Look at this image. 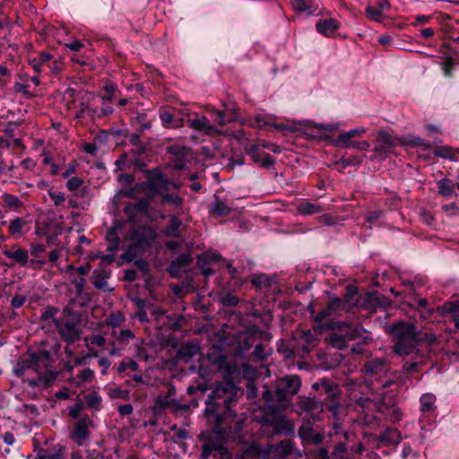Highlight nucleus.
I'll return each mask as SVG.
<instances>
[{"label": "nucleus", "instance_id": "obj_1", "mask_svg": "<svg viewBox=\"0 0 459 459\" xmlns=\"http://www.w3.org/2000/svg\"><path fill=\"white\" fill-rule=\"evenodd\" d=\"M238 389L230 380L216 385L206 401L204 415L211 430L221 437L229 435L232 428L238 429L239 420L231 409V403L237 400Z\"/></svg>", "mask_w": 459, "mask_h": 459}, {"label": "nucleus", "instance_id": "obj_2", "mask_svg": "<svg viewBox=\"0 0 459 459\" xmlns=\"http://www.w3.org/2000/svg\"><path fill=\"white\" fill-rule=\"evenodd\" d=\"M30 369L37 375L36 377L23 379V382H26L30 387L46 388L57 377V372L53 369L51 365L50 353L45 350L22 357L14 364L13 372L16 377H21Z\"/></svg>", "mask_w": 459, "mask_h": 459}, {"label": "nucleus", "instance_id": "obj_3", "mask_svg": "<svg viewBox=\"0 0 459 459\" xmlns=\"http://www.w3.org/2000/svg\"><path fill=\"white\" fill-rule=\"evenodd\" d=\"M394 337V351L399 356H407L418 351V330L409 322L401 321L391 327Z\"/></svg>", "mask_w": 459, "mask_h": 459}, {"label": "nucleus", "instance_id": "obj_4", "mask_svg": "<svg viewBox=\"0 0 459 459\" xmlns=\"http://www.w3.org/2000/svg\"><path fill=\"white\" fill-rule=\"evenodd\" d=\"M270 411H264L259 422L265 427L273 428L276 435L291 437L295 433V424L287 416L279 411V408L269 405Z\"/></svg>", "mask_w": 459, "mask_h": 459}, {"label": "nucleus", "instance_id": "obj_5", "mask_svg": "<svg viewBox=\"0 0 459 459\" xmlns=\"http://www.w3.org/2000/svg\"><path fill=\"white\" fill-rule=\"evenodd\" d=\"M301 386V379L297 375H289L275 381L274 395L277 407L286 409L292 397L296 395Z\"/></svg>", "mask_w": 459, "mask_h": 459}, {"label": "nucleus", "instance_id": "obj_6", "mask_svg": "<svg viewBox=\"0 0 459 459\" xmlns=\"http://www.w3.org/2000/svg\"><path fill=\"white\" fill-rule=\"evenodd\" d=\"M391 371L390 363L384 358H373L365 361L361 372L371 379L381 381Z\"/></svg>", "mask_w": 459, "mask_h": 459}, {"label": "nucleus", "instance_id": "obj_7", "mask_svg": "<svg viewBox=\"0 0 459 459\" xmlns=\"http://www.w3.org/2000/svg\"><path fill=\"white\" fill-rule=\"evenodd\" d=\"M158 238L157 231L150 226H143L130 231L129 239L140 247V252L152 248Z\"/></svg>", "mask_w": 459, "mask_h": 459}, {"label": "nucleus", "instance_id": "obj_8", "mask_svg": "<svg viewBox=\"0 0 459 459\" xmlns=\"http://www.w3.org/2000/svg\"><path fill=\"white\" fill-rule=\"evenodd\" d=\"M81 321L67 320L65 318H54V324L62 339L71 344L79 340Z\"/></svg>", "mask_w": 459, "mask_h": 459}, {"label": "nucleus", "instance_id": "obj_9", "mask_svg": "<svg viewBox=\"0 0 459 459\" xmlns=\"http://www.w3.org/2000/svg\"><path fill=\"white\" fill-rule=\"evenodd\" d=\"M312 389L319 397H324V403L332 400L340 399L342 389L340 385L328 378H320L312 385Z\"/></svg>", "mask_w": 459, "mask_h": 459}, {"label": "nucleus", "instance_id": "obj_10", "mask_svg": "<svg viewBox=\"0 0 459 459\" xmlns=\"http://www.w3.org/2000/svg\"><path fill=\"white\" fill-rule=\"evenodd\" d=\"M398 144H400L399 138L394 137L385 130H380L377 133V144L373 152L376 157L383 160L385 159L387 153L391 152Z\"/></svg>", "mask_w": 459, "mask_h": 459}, {"label": "nucleus", "instance_id": "obj_11", "mask_svg": "<svg viewBox=\"0 0 459 459\" xmlns=\"http://www.w3.org/2000/svg\"><path fill=\"white\" fill-rule=\"evenodd\" d=\"M189 405L182 404L178 401L169 396L159 395L152 407V411L154 415H160L165 410L170 409L174 412L179 411H186L189 410Z\"/></svg>", "mask_w": 459, "mask_h": 459}, {"label": "nucleus", "instance_id": "obj_12", "mask_svg": "<svg viewBox=\"0 0 459 459\" xmlns=\"http://www.w3.org/2000/svg\"><path fill=\"white\" fill-rule=\"evenodd\" d=\"M364 436L375 439L377 441V448H380L383 446H397L403 440L400 431L391 427L385 428L379 436L374 434H365Z\"/></svg>", "mask_w": 459, "mask_h": 459}, {"label": "nucleus", "instance_id": "obj_13", "mask_svg": "<svg viewBox=\"0 0 459 459\" xmlns=\"http://www.w3.org/2000/svg\"><path fill=\"white\" fill-rule=\"evenodd\" d=\"M335 328L340 332H346L349 341L361 339L367 342L371 340L368 332L360 325L351 327L349 323L342 321L335 323Z\"/></svg>", "mask_w": 459, "mask_h": 459}, {"label": "nucleus", "instance_id": "obj_14", "mask_svg": "<svg viewBox=\"0 0 459 459\" xmlns=\"http://www.w3.org/2000/svg\"><path fill=\"white\" fill-rule=\"evenodd\" d=\"M194 259L190 253L179 255L175 260H172L168 266V272L172 277H178L182 273H186L187 267L193 263Z\"/></svg>", "mask_w": 459, "mask_h": 459}, {"label": "nucleus", "instance_id": "obj_15", "mask_svg": "<svg viewBox=\"0 0 459 459\" xmlns=\"http://www.w3.org/2000/svg\"><path fill=\"white\" fill-rule=\"evenodd\" d=\"M91 420L88 416L82 417L74 425L71 438L76 442L78 446H82L89 437L88 426Z\"/></svg>", "mask_w": 459, "mask_h": 459}, {"label": "nucleus", "instance_id": "obj_16", "mask_svg": "<svg viewBox=\"0 0 459 459\" xmlns=\"http://www.w3.org/2000/svg\"><path fill=\"white\" fill-rule=\"evenodd\" d=\"M3 255L22 267L26 266L29 263V252L24 248L18 247L17 245H13L9 248L4 247Z\"/></svg>", "mask_w": 459, "mask_h": 459}, {"label": "nucleus", "instance_id": "obj_17", "mask_svg": "<svg viewBox=\"0 0 459 459\" xmlns=\"http://www.w3.org/2000/svg\"><path fill=\"white\" fill-rule=\"evenodd\" d=\"M299 407L308 413L314 420H318L320 419L319 415L324 411V402L308 397L299 402Z\"/></svg>", "mask_w": 459, "mask_h": 459}, {"label": "nucleus", "instance_id": "obj_18", "mask_svg": "<svg viewBox=\"0 0 459 459\" xmlns=\"http://www.w3.org/2000/svg\"><path fill=\"white\" fill-rule=\"evenodd\" d=\"M437 311L444 316H449L455 328H459V299L445 302L437 307Z\"/></svg>", "mask_w": 459, "mask_h": 459}, {"label": "nucleus", "instance_id": "obj_19", "mask_svg": "<svg viewBox=\"0 0 459 459\" xmlns=\"http://www.w3.org/2000/svg\"><path fill=\"white\" fill-rule=\"evenodd\" d=\"M189 126L197 131H203L206 135H221L222 132L211 125L206 117H198L190 121Z\"/></svg>", "mask_w": 459, "mask_h": 459}, {"label": "nucleus", "instance_id": "obj_20", "mask_svg": "<svg viewBox=\"0 0 459 459\" xmlns=\"http://www.w3.org/2000/svg\"><path fill=\"white\" fill-rule=\"evenodd\" d=\"M388 0H377V6H368L365 9L367 18L375 22H381L384 19V12L390 9Z\"/></svg>", "mask_w": 459, "mask_h": 459}, {"label": "nucleus", "instance_id": "obj_21", "mask_svg": "<svg viewBox=\"0 0 459 459\" xmlns=\"http://www.w3.org/2000/svg\"><path fill=\"white\" fill-rule=\"evenodd\" d=\"M299 437L303 442L319 445L324 440V435L320 432H316L309 424H303L299 429Z\"/></svg>", "mask_w": 459, "mask_h": 459}, {"label": "nucleus", "instance_id": "obj_22", "mask_svg": "<svg viewBox=\"0 0 459 459\" xmlns=\"http://www.w3.org/2000/svg\"><path fill=\"white\" fill-rule=\"evenodd\" d=\"M260 332V328L253 325L249 327L238 340V349L241 352L249 351L255 343V336Z\"/></svg>", "mask_w": 459, "mask_h": 459}, {"label": "nucleus", "instance_id": "obj_23", "mask_svg": "<svg viewBox=\"0 0 459 459\" xmlns=\"http://www.w3.org/2000/svg\"><path fill=\"white\" fill-rule=\"evenodd\" d=\"M292 8L298 13H307L308 15L316 14L318 3L316 0H290Z\"/></svg>", "mask_w": 459, "mask_h": 459}, {"label": "nucleus", "instance_id": "obj_24", "mask_svg": "<svg viewBox=\"0 0 459 459\" xmlns=\"http://www.w3.org/2000/svg\"><path fill=\"white\" fill-rule=\"evenodd\" d=\"M390 304L388 299L377 293H370L367 296L364 307L375 312L377 307H386Z\"/></svg>", "mask_w": 459, "mask_h": 459}, {"label": "nucleus", "instance_id": "obj_25", "mask_svg": "<svg viewBox=\"0 0 459 459\" xmlns=\"http://www.w3.org/2000/svg\"><path fill=\"white\" fill-rule=\"evenodd\" d=\"M331 426L332 428L328 434L330 437H340L341 438L342 437L344 439L342 440L343 442H354V438L356 437L355 433L342 430V423L340 421V420H333V422L331 423Z\"/></svg>", "mask_w": 459, "mask_h": 459}, {"label": "nucleus", "instance_id": "obj_26", "mask_svg": "<svg viewBox=\"0 0 459 459\" xmlns=\"http://www.w3.org/2000/svg\"><path fill=\"white\" fill-rule=\"evenodd\" d=\"M268 451L286 458L296 452L294 444L290 440H282L277 445L268 446Z\"/></svg>", "mask_w": 459, "mask_h": 459}, {"label": "nucleus", "instance_id": "obj_27", "mask_svg": "<svg viewBox=\"0 0 459 459\" xmlns=\"http://www.w3.org/2000/svg\"><path fill=\"white\" fill-rule=\"evenodd\" d=\"M340 23L334 19L320 20L316 24V31L324 36L333 35L338 29Z\"/></svg>", "mask_w": 459, "mask_h": 459}, {"label": "nucleus", "instance_id": "obj_28", "mask_svg": "<svg viewBox=\"0 0 459 459\" xmlns=\"http://www.w3.org/2000/svg\"><path fill=\"white\" fill-rule=\"evenodd\" d=\"M231 207L226 201L214 195V200L209 208V213L216 216H227L231 212Z\"/></svg>", "mask_w": 459, "mask_h": 459}, {"label": "nucleus", "instance_id": "obj_29", "mask_svg": "<svg viewBox=\"0 0 459 459\" xmlns=\"http://www.w3.org/2000/svg\"><path fill=\"white\" fill-rule=\"evenodd\" d=\"M181 226L182 221L176 214H170L169 216V222L163 230V234L167 237L179 238L181 237Z\"/></svg>", "mask_w": 459, "mask_h": 459}, {"label": "nucleus", "instance_id": "obj_30", "mask_svg": "<svg viewBox=\"0 0 459 459\" xmlns=\"http://www.w3.org/2000/svg\"><path fill=\"white\" fill-rule=\"evenodd\" d=\"M348 341L349 339L346 332H333L327 337H325V342L327 344L339 350L346 348Z\"/></svg>", "mask_w": 459, "mask_h": 459}, {"label": "nucleus", "instance_id": "obj_31", "mask_svg": "<svg viewBox=\"0 0 459 459\" xmlns=\"http://www.w3.org/2000/svg\"><path fill=\"white\" fill-rule=\"evenodd\" d=\"M296 210L299 214L304 216L313 215L323 212V208L320 204L311 203L307 200H303L299 203L296 206Z\"/></svg>", "mask_w": 459, "mask_h": 459}, {"label": "nucleus", "instance_id": "obj_32", "mask_svg": "<svg viewBox=\"0 0 459 459\" xmlns=\"http://www.w3.org/2000/svg\"><path fill=\"white\" fill-rule=\"evenodd\" d=\"M27 222L24 219L21 217H15L14 219L7 221L8 232L10 236L18 238L24 235L23 229L25 228Z\"/></svg>", "mask_w": 459, "mask_h": 459}, {"label": "nucleus", "instance_id": "obj_33", "mask_svg": "<svg viewBox=\"0 0 459 459\" xmlns=\"http://www.w3.org/2000/svg\"><path fill=\"white\" fill-rule=\"evenodd\" d=\"M297 338L302 342V350L306 352L310 351L317 343V339L311 330L299 332Z\"/></svg>", "mask_w": 459, "mask_h": 459}, {"label": "nucleus", "instance_id": "obj_34", "mask_svg": "<svg viewBox=\"0 0 459 459\" xmlns=\"http://www.w3.org/2000/svg\"><path fill=\"white\" fill-rule=\"evenodd\" d=\"M103 91H105V94L101 96L103 105L116 100L120 93L117 85L110 81L105 82Z\"/></svg>", "mask_w": 459, "mask_h": 459}, {"label": "nucleus", "instance_id": "obj_35", "mask_svg": "<svg viewBox=\"0 0 459 459\" xmlns=\"http://www.w3.org/2000/svg\"><path fill=\"white\" fill-rule=\"evenodd\" d=\"M325 308L330 316H339L342 312L348 310V306L345 305V302L342 300V299L332 298L329 299Z\"/></svg>", "mask_w": 459, "mask_h": 459}, {"label": "nucleus", "instance_id": "obj_36", "mask_svg": "<svg viewBox=\"0 0 459 459\" xmlns=\"http://www.w3.org/2000/svg\"><path fill=\"white\" fill-rule=\"evenodd\" d=\"M198 351V347L193 343L182 345L178 351L176 357L179 360L189 361Z\"/></svg>", "mask_w": 459, "mask_h": 459}, {"label": "nucleus", "instance_id": "obj_37", "mask_svg": "<svg viewBox=\"0 0 459 459\" xmlns=\"http://www.w3.org/2000/svg\"><path fill=\"white\" fill-rule=\"evenodd\" d=\"M331 459H353L348 455V442L336 441L331 452Z\"/></svg>", "mask_w": 459, "mask_h": 459}, {"label": "nucleus", "instance_id": "obj_38", "mask_svg": "<svg viewBox=\"0 0 459 459\" xmlns=\"http://www.w3.org/2000/svg\"><path fill=\"white\" fill-rule=\"evenodd\" d=\"M36 459H63L61 449L56 446L40 448L37 452Z\"/></svg>", "mask_w": 459, "mask_h": 459}, {"label": "nucleus", "instance_id": "obj_39", "mask_svg": "<svg viewBox=\"0 0 459 459\" xmlns=\"http://www.w3.org/2000/svg\"><path fill=\"white\" fill-rule=\"evenodd\" d=\"M436 396L433 394L427 393L421 395L420 398V410L421 412H429L434 411L437 407Z\"/></svg>", "mask_w": 459, "mask_h": 459}, {"label": "nucleus", "instance_id": "obj_40", "mask_svg": "<svg viewBox=\"0 0 459 459\" xmlns=\"http://www.w3.org/2000/svg\"><path fill=\"white\" fill-rule=\"evenodd\" d=\"M82 99H86L85 101H82L79 104V108L80 109L77 111L76 115H75V117L76 118H82L84 116V113L85 112H91V113H96L97 112V108L93 109L90 107V100H93L94 99V95L91 92H84V96L82 97Z\"/></svg>", "mask_w": 459, "mask_h": 459}, {"label": "nucleus", "instance_id": "obj_41", "mask_svg": "<svg viewBox=\"0 0 459 459\" xmlns=\"http://www.w3.org/2000/svg\"><path fill=\"white\" fill-rule=\"evenodd\" d=\"M108 277V274L106 273V272H101V273L94 272V275L92 276V284L98 290H111L112 289H110L108 287V283L107 281Z\"/></svg>", "mask_w": 459, "mask_h": 459}, {"label": "nucleus", "instance_id": "obj_42", "mask_svg": "<svg viewBox=\"0 0 459 459\" xmlns=\"http://www.w3.org/2000/svg\"><path fill=\"white\" fill-rule=\"evenodd\" d=\"M434 154L437 157L455 161L457 160V156L459 155V150H455L449 146H444L437 149Z\"/></svg>", "mask_w": 459, "mask_h": 459}, {"label": "nucleus", "instance_id": "obj_43", "mask_svg": "<svg viewBox=\"0 0 459 459\" xmlns=\"http://www.w3.org/2000/svg\"><path fill=\"white\" fill-rule=\"evenodd\" d=\"M106 239L108 242V246L107 247V251L113 253L115 252L120 244V238L117 232L116 229H110L108 230Z\"/></svg>", "mask_w": 459, "mask_h": 459}, {"label": "nucleus", "instance_id": "obj_44", "mask_svg": "<svg viewBox=\"0 0 459 459\" xmlns=\"http://www.w3.org/2000/svg\"><path fill=\"white\" fill-rule=\"evenodd\" d=\"M143 253L144 252H140V247L132 242V244L129 245L126 251L121 255V258L126 263H132L136 260L135 258L138 255H143Z\"/></svg>", "mask_w": 459, "mask_h": 459}, {"label": "nucleus", "instance_id": "obj_45", "mask_svg": "<svg viewBox=\"0 0 459 459\" xmlns=\"http://www.w3.org/2000/svg\"><path fill=\"white\" fill-rule=\"evenodd\" d=\"M2 200L8 208L14 211L21 209L23 205V203L20 200V198L12 194L4 193L2 195Z\"/></svg>", "mask_w": 459, "mask_h": 459}, {"label": "nucleus", "instance_id": "obj_46", "mask_svg": "<svg viewBox=\"0 0 459 459\" xmlns=\"http://www.w3.org/2000/svg\"><path fill=\"white\" fill-rule=\"evenodd\" d=\"M438 193L444 196L454 195L455 184L448 178H442L437 182Z\"/></svg>", "mask_w": 459, "mask_h": 459}, {"label": "nucleus", "instance_id": "obj_47", "mask_svg": "<svg viewBox=\"0 0 459 459\" xmlns=\"http://www.w3.org/2000/svg\"><path fill=\"white\" fill-rule=\"evenodd\" d=\"M51 59V56L47 53H40L38 57L30 61V65L35 72L40 73L44 65H48Z\"/></svg>", "mask_w": 459, "mask_h": 459}, {"label": "nucleus", "instance_id": "obj_48", "mask_svg": "<svg viewBox=\"0 0 459 459\" xmlns=\"http://www.w3.org/2000/svg\"><path fill=\"white\" fill-rule=\"evenodd\" d=\"M352 143H353L352 137L348 131L340 134L333 141V144L335 147H340V148H351Z\"/></svg>", "mask_w": 459, "mask_h": 459}, {"label": "nucleus", "instance_id": "obj_49", "mask_svg": "<svg viewBox=\"0 0 459 459\" xmlns=\"http://www.w3.org/2000/svg\"><path fill=\"white\" fill-rule=\"evenodd\" d=\"M160 119L162 126L165 127H180L182 126V120L174 124L175 120L173 114L167 110L160 112Z\"/></svg>", "mask_w": 459, "mask_h": 459}, {"label": "nucleus", "instance_id": "obj_50", "mask_svg": "<svg viewBox=\"0 0 459 459\" xmlns=\"http://www.w3.org/2000/svg\"><path fill=\"white\" fill-rule=\"evenodd\" d=\"M162 204H167L176 208H181L183 204V199L178 194H164L162 195Z\"/></svg>", "mask_w": 459, "mask_h": 459}, {"label": "nucleus", "instance_id": "obj_51", "mask_svg": "<svg viewBox=\"0 0 459 459\" xmlns=\"http://www.w3.org/2000/svg\"><path fill=\"white\" fill-rule=\"evenodd\" d=\"M246 152L251 157L254 162H260L264 153L258 144H251L246 147Z\"/></svg>", "mask_w": 459, "mask_h": 459}, {"label": "nucleus", "instance_id": "obj_52", "mask_svg": "<svg viewBox=\"0 0 459 459\" xmlns=\"http://www.w3.org/2000/svg\"><path fill=\"white\" fill-rule=\"evenodd\" d=\"M319 223L325 226H337L342 225L343 219L341 217H334L330 214H323L317 218Z\"/></svg>", "mask_w": 459, "mask_h": 459}, {"label": "nucleus", "instance_id": "obj_53", "mask_svg": "<svg viewBox=\"0 0 459 459\" xmlns=\"http://www.w3.org/2000/svg\"><path fill=\"white\" fill-rule=\"evenodd\" d=\"M325 405V409L327 411H329L332 416L333 420H340V412L342 409V404L339 401V399L332 400L327 402Z\"/></svg>", "mask_w": 459, "mask_h": 459}, {"label": "nucleus", "instance_id": "obj_54", "mask_svg": "<svg viewBox=\"0 0 459 459\" xmlns=\"http://www.w3.org/2000/svg\"><path fill=\"white\" fill-rule=\"evenodd\" d=\"M197 266L201 270L202 274L205 277L214 274V271L210 268V263L205 259V256H202L201 255H198Z\"/></svg>", "mask_w": 459, "mask_h": 459}, {"label": "nucleus", "instance_id": "obj_55", "mask_svg": "<svg viewBox=\"0 0 459 459\" xmlns=\"http://www.w3.org/2000/svg\"><path fill=\"white\" fill-rule=\"evenodd\" d=\"M271 352L265 351V346L262 343L255 345L254 351L252 352V357L255 360L263 362L266 360Z\"/></svg>", "mask_w": 459, "mask_h": 459}, {"label": "nucleus", "instance_id": "obj_56", "mask_svg": "<svg viewBox=\"0 0 459 459\" xmlns=\"http://www.w3.org/2000/svg\"><path fill=\"white\" fill-rule=\"evenodd\" d=\"M125 316L121 312L110 314L106 319L105 323L112 327H118L125 321Z\"/></svg>", "mask_w": 459, "mask_h": 459}, {"label": "nucleus", "instance_id": "obj_57", "mask_svg": "<svg viewBox=\"0 0 459 459\" xmlns=\"http://www.w3.org/2000/svg\"><path fill=\"white\" fill-rule=\"evenodd\" d=\"M162 174H159L148 182V187L153 193L160 194L162 196Z\"/></svg>", "mask_w": 459, "mask_h": 459}, {"label": "nucleus", "instance_id": "obj_58", "mask_svg": "<svg viewBox=\"0 0 459 459\" xmlns=\"http://www.w3.org/2000/svg\"><path fill=\"white\" fill-rule=\"evenodd\" d=\"M134 124L138 126V130L143 132L144 130L151 128V122L147 120V116L144 113H137L136 117L134 118Z\"/></svg>", "mask_w": 459, "mask_h": 459}, {"label": "nucleus", "instance_id": "obj_59", "mask_svg": "<svg viewBox=\"0 0 459 459\" xmlns=\"http://www.w3.org/2000/svg\"><path fill=\"white\" fill-rule=\"evenodd\" d=\"M85 403L88 407L100 410L101 398L96 393H90L85 396Z\"/></svg>", "mask_w": 459, "mask_h": 459}, {"label": "nucleus", "instance_id": "obj_60", "mask_svg": "<svg viewBox=\"0 0 459 459\" xmlns=\"http://www.w3.org/2000/svg\"><path fill=\"white\" fill-rule=\"evenodd\" d=\"M59 318L81 321V313L74 311L70 306H65L63 308L62 316H60Z\"/></svg>", "mask_w": 459, "mask_h": 459}, {"label": "nucleus", "instance_id": "obj_61", "mask_svg": "<svg viewBox=\"0 0 459 459\" xmlns=\"http://www.w3.org/2000/svg\"><path fill=\"white\" fill-rule=\"evenodd\" d=\"M454 65L455 61L452 57H447L444 62L440 63V66L446 77L451 78L453 76Z\"/></svg>", "mask_w": 459, "mask_h": 459}, {"label": "nucleus", "instance_id": "obj_62", "mask_svg": "<svg viewBox=\"0 0 459 459\" xmlns=\"http://www.w3.org/2000/svg\"><path fill=\"white\" fill-rule=\"evenodd\" d=\"M127 368L132 369L133 371H137L139 368L138 363L134 359L122 360L120 361L117 371L122 373L126 371Z\"/></svg>", "mask_w": 459, "mask_h": 459}, {"label": "nucleus", "instance_id": "obj_63", "mask_svg": "<svg viewBox=\"0 0 459 459\" xmlns=\"http://www.w3.org/2000/svg\"><path fill=\"white\" fill-rule=\"evenodd\" d=\"M134 338V334L131 330H122L117 336L119 344L126 345Z\"/></svg>", "mask_w": 459, "mask_h": 459}, {"label": "nucleus", "instance_id": "obj_64", "mask_svg": "<svg viewBox=\"0 0 459 459\" xmlns=\"http://www.w3.org/2000/svg\"><path fill=\"white\" fill-rule=\"evenodd\" d=\"M310 454L314 459H331V453L325 447H317L312 449Z\"/></svg>", "mask_w": 459, "mask_h": 459}]
</instances>
